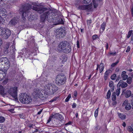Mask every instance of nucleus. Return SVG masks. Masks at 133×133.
Masks as SVG:
<instances>
[{
    "label": "nucleus",
    "instance_id": "obj_46",
    "mask_svg": "<svg viewBox=\"0 0 133 133\" xmlns=\"http://www.w3.org/2000/svg\"><path fill=\"white\" fill-rule=\"evenodd\" d=\"M54 115H52L50 116L49 118V119L47 121V123H49V122L51 120V119L52 118H54Z\"/></svg>",
    "mask_w": 133,
    "mask_h": 133
},
{
    "label": "nucleus",
    "instance_id": "obj_17",
    "mask_svg": "<svg viewBox=\"0 0 133 133\" xmlns=\"http://www.w3.org/2000/svg\"><path fill=\"white\" fill-rule=\"evenodd\" d=\"M71 47L69 44L64 48L62 52L65 54H68L71 52Z\"/></svg>",
    "mask_w": 133,
    "mask_h": 133
},
{
    "label": "nucleus",
    "instance_id": "obj_8",
    "mask_svg": "<svg viewBox=\"0 0 133 133\" xmlns=\"http://www.w3.org/2000/svg\"><path fill=\"white\" fill-rule=\"evenodd\" d=\"M56 35L57 37L61 38L64 36L66 35L64 28L61 27L57 29L56 30Z\"/></svg>",
    "mask_w": 133,
    "mask_h": 133
},
{
    "label": "nucleus",
    "instance_id": "obj_2",
    "mask_svg": "<svg viewBox=\"0 0 133 133\" xmlns=\"http://www.w3.org/2000/svg\"><path fill=\"white\" fill-rule=\"evenodd\" d=\"M31 5L29 3L24 4L22 5L19 9L20 12L22 14V17L21 18V22L22 24L19 25L17 28L21 29L24 26L25 22L26 20V18L28 17L30 21H31L34 19V18L32 17V14L30 11L31 9Z\"/></svg>",
    "mask_w": 133,
    "mask_h": 133
},
{
    "label": "nucleus",
    "instance_id": "obj_18",
    "mask_svg": "<svg viewBox=\"0 0 133 133\" xmlns=\"http://www.w3.org/2000/svg\"><path fill=\"white\" fill-rule=\"evenodd\" d=\"M54 118L57 119L59 120L60 121L62 120L63 118V117L62 116L59 114L56 113L54 115Z\"/></svg>",
    "mask_w": 133,
    "mask_h": 133
},
{
    "label": "nucleus",
    "instance_id": "obj_38",
    "mask_svg": "<svg viewBox=\"0 0 133 133\" xmlns=\"http://www.w3.org/2000/svg\"><path fill=\"white\" fill-rule=\"evenodd\" d=\"M87 25L88 26H90L92 23V21L90 19H88L87 21Z\"/></svg>",
    "mask_w": 133,
    "mask_h": 133
},
{
    "label": "nucleus",
    "instance_id": "obj_61",
    "mask_svg": "<svg viewBox=\"0 0 133 133\" xmlns=\"http://www.w3.org/2000/svg\"><path fill=\"white\" fill-rule=\"evenodd\" d=\"M42 110L43 109H41L40 111H39L37 113V114L38 115H40V114H41V112H42Z\"/></svg>",
    "mask_w": 133,
    "mask_h": 133
},
{
    "label": "nucleus",
    "instance_id": "obj_21",
    "mask_svg": "<svg viewBox=\"0 0 133 133\" xmlns=\"http://www.w3.org/2000/svg\"><path fill=\"white\" fill-rule=\"evenodd\" d=\"M106 26V23L105 22H104L101 24L100 27V30L101 29L102 30V31H100V33H103L104 31L105 30Z\"/></svg>",
    "mask_w": 133,
    "mask_h": 133
},
{
    "label": "nucleus",
    "instance_id": "obj_64",
    "mask_svg": "<svg viewBox=\"0 0 133 133\" xmlns=\"http://www.w3.org/2000/svg\"><path fill=\"white\" fill-rule=\"evenodd\" d=\"M114 86H113V87H112V88H111V91H114Z\"/></svg>",
    "mask_w": 133,
    "mask_h": 133
},
{
    "label": "nucleus",
    "instance_id": "obj_7",
    "mask_svg": "<svg viewBox=\"0 0 133 133\" xmlns=\"http://www.w3.org/2000/svg\"><path fill=\"white\" fill-rule=\"evenodd\" d=\"M7 92L15 99H18L17 87H13L8 88Z\"/></svg>",
    "mask_w": 133,
    "mask_h": 133
},
{
    "label": "nucleus",
    "instance_id": "obj_50",
    "mask_svg": "<svg viewBox=\"0 0 133 133\" xmlns=\"http://www.w3.org/2000/svg\"><path fill=\"white\" fill-rule=\"evenodd\" d=\"M74 96H72V97L73 98H75L77 97V91H75L74 92Z\"/></svg>",
    "mask_w": 133,
    "mask_h": 133
},
{
    "label": "nucleus",
    "instance_id": "obj_57",
    "mask_svg": "<svg viewBox=\"0 0 133 133\" xmlns=\"http://www.w3.org/2000/svg\"><path fill=\"white\" fill-rule=\"evenodd\" d=\"M76 106V104L75 103H74L72 105V107L73 108H75Z\"/></svg>",
    "mask_w": 133,
    "mask_h": 133
},
{
    "label": "nucleus",
    "instance_id": "obj_22",
    "mask_svg": "<svg viewBox=\"0 0 133 133\" xmlns=\"http://www.w3.org/2000/svg\"><path fill=\"white\" fill-rule=\"evenodd\" d=\"M126 72L125 71H123L121 74V76L123 80H125L128 77V76L126 74Z\"/></svg>",
    "mask_w": 133,
    "mask_h": 133
},
{
    "label": "nucleus",
    "instance_id": "obj_31",
    "mask_svg": "<svg viewBox=\"0 0 133 133\" xmlns=\"http://www.w3.org/2000/svg\"><path fill=\"white\" fill-rule=\"evenodd\" d=\"M103 63H101L100 64V67H99V72L100 73L102 72L103 71L104 69V66H103Z\"/></svg>",
    "mask_w": 133,
    "mask_h": 133
},
{
    "label": "nucleus",
    "instance_id": "obj_51",
    "mask_svg": "<svg viewBox=\"0 0 133 133\" xmlns=\"http://www.w3.org/2000/svg\"><path fill=\"white\" fill-rule=\"evenodd\" d=\"M109 86L110 87H112L114 86L113 85V82L112 81H111L109 83Z\"/></svg>",
    "mask_w": 133,
    "mask_h": 133
},
{
    "label": "nucleus",
    "instance_id": "obj_62",
    "mask_svg": "<svg viewBox=\"0 0 133 133\" xmlns=\"http://www.w3.org/2000/svg\"><path fill=\"white\" fill-rule=\"evenodd\" d=\"M72 122L70 121H69L66 124V125H70L72 124Z\"/></svg>",
    "mask_w": 133,
    "mask_h": 133
},
{
    "label": "nucleus",
    "instance_id": "obj_48",
    "mask_svg": "<svg viewBox=\"0 0 133 133\" xmlns=\"http://www.w3.org/2000/svg\"><path fill=\"white\" fill-rule=\"evenodd\" d=\"M98 108H97L95 111L94 112V115L95 117H96L98 115Z\"/></svg>",
    "mask_w": 133,
    "mask_h": 133
},
{
    "label": "nucleus",
    "instance_id": "obj_29",
    "mask_svg": "<svg viewBox=\"0 0 133 133\" xmlns=\"http://www.w3.org/2000/svg\"><path fill=\"white\" fill-rule=\"evenodd\" d=\"M92 8V6L90 5H85L86 10H88V11H90Z\"/></svg>",
    "mask_w": 133,
    "mask_h": 133
},
{
    "label": "nucleus",
    "instance_id": "obj_63",
    "mask_svg": "<svg viewBox=\"0 0 133 133\" xmlns=\"http://www.w3.org/2000/svg\"><path fill=\"white\" fill-rule=\"evenodd\" d=\"M108 76H107V75H104V79L105 80H106L107 79Z\"/></svg>",
    "mask_w": 133,
    "mask_h": 133
},
{
    "label": "nucleus",
    "instance_id": "obj_23",
    "mask_svg": "<svg viewBox=\"0 0 133 133\" xmlns=\"http://www.w3.org/2000/svg\"><path fill=\"white\" fill-rule=\"evenodd\" d=\"M9 46V44H7L5 47H4L3 52L4 54H6L8 53Z\"/></svg>",
    "mask_w": 133,
    "mask_h": 133
},
{
    "label": "nucleus",
    "instance_id": "obj_58",
    "mask_svg": "<svg viewBox=\"0 0 133 133\" xmlns=\"http://www.w3.org/2000/svg\"><path fill=\"white\" fill-rule=\"evenodd\" d=\"M131 11L132 16L133 17V6L131 9Z\"/></svg>",
    "mask_w": 133,
    "mask_h": 133
},
{
    "label": "nucleus",
    "instance_id": "obj_56",
    "mask_svg": "<svg viewBox=\"0 0 133 133\" xmlns=\"http://www.w3.org/2000/svg\"><path fill=\"white\" fill-rule=\"evenodd\" d=\"M3 28L0 27V36H1V35L2 34V32L3 31Z\"/></svg>",
    "mask_w": 133,
    "mask_h": 133
},
{
    "label": "nucleus",
    "instance_id": "obj_30",
    "mask_svg": "<svg viewBox=\"0 0 133 133\" xmlns=\"http://www.w3.org/2000/svg\"><path fill=\"white\" fill-rule=\"evenodd\" d=\"M116 93L114 92L113 93L111 96L112 100L113 101H115L116 98Z\"/></svg>",
    "mask_w": 133,
    "mask_h": 133
},
{
    "label": "nucleus",
    "instance_id": "obj_4",
    "mask_svg": "<svg viewBox=\"0 0 133 133\" xmlns=\"http://www.w3.org/2000/svg\"><path fill=\"white\" fill-rule=\"evenodd\" d=\"M44 88L47 95H51L58 90V88L55 85L51 83H48L46 85Z\"/></svg>",
    "mask_w": 133,
    "mask_h": 133
},
{
    "label": "nucleus",
    "instance_id": "obj_16",
    "mask_svg": "<svg viewBox=\"0 0 133 133\" xmlns=\"http://www.w3.org/2000/svg\"><path fill=\"white\" fill-rule=\"evenodd\" d=\"M7 16V13L6 9L3 8H0V16L6 17Z\"/></svg>",
    "mask_w": 133,
    "mask_h": 133
},
{
    "label": "nucleus",
    "instance_id": "obj_32",
    "mask_svg": "<svg viewBox=\"0 0 133 133\" xmlns=\"http://www.w3.org/2000/svg\"><path fill=\"white\" fill-rule=\"evenodd\" d=\"M117 53L116 51H115L114 52L110 51L109 52V54L112 56H115L116 55Z\"/></svg>",
    "mask_w": 133,
    "mask_h": 133
},
{
    "label": "nucleus",
    "instance_id": "obj_41",
    "mask_svg": "<svg viewBox=\"0 0 133 133\" xmlns=\"http://www.w3.org/2000/svg\"><path fill=\"white\" fill-rule=\"evenodd\" d=\"M79 9L82 10H86L85 5H82L79 6Z\"/></svg>",
    "mask_w": 133,
    "mask_h": 133
},
{
    "label": "nucleus",
    "instance_id": "obj_55",
    "mask_svg": "<svg viewBox=\"0 0 133 133\" xmlns=\"http://www.w3.org/2000/svg\"><path fill=\"white\" fill-rule=\"evenodd\" d=\"M19 117L21 118H23L24 116L23 114H19L18 115Z\"/></svg>",
    "mask_w": 133,
    "mask_h": 133
},
{
    "label": "nucleus",
    "instance_id": "obj_12",
    "mask_svg": "<svg viewBox=\"0 0 133 133\" xmlns=\"http://www.w3.org/2000/svg\"><path fill=\"white\" fill-rule=\"evenodd\" d=\"M37 54L36 51L34 49H31L26 54L28 57H30L31 58H34L32 57L36 55Z\"/></svg>",
    "mask_w": 133,
    "mask_h": 133
},
{
    "label": "nucleus",
    "instance_id": "obj_24",
    "mask_svg": "<svg viewBox=\"0 0 133 133\" xmlns=\"http://www.w3.org/2000/svg\"><path fill=\"white\" fill-rule=\"evenodd\" d=\"M39 94H41V95H39V97H44V96L45 95H47V93H46V91L45 90V88H44V90H43L40 91V92H39Z\"/></svg>",
    "mask_w": 133,
    "mask_h": 133
},
{
    "label": "nucleus",
    "instance_id": "obj_44",
    "mask_svg": "<svg viewBox=\"0 0 133 133\" xmlns=\"http://www.w3.org/2000/svg\"><path fill=\"white\" fill-rule=\"evenodd\" d=\"M128 130L130 132H132L133 131V129L132 127L130 126H128L127 128Z\"/></svg>",
    "mask_w": 133,
    "mask_h": 133
},
{
    "label": "nucleus",
    "instance_id": "obj_27",
    "mask_svg": "<svg viewBox=\"0 0 133 133\" xmlns=\"http://www.w3.org/2000/svg\"><path fill=\"white\" fill-rule=\"evenodd\" d=\"M5 94L4 88L1 85H0V94L4 95Z\"/></svg>",
    "mask_w": 133,
    "mask_h": 133
},
{
    "label": "nucleus",
    "instance_id": "obj_35",
    "mask_svg": "<svg viewBox=\"0 0 133 133\" xmlns=\"http://www.w3.org/2000/svg\"><path fill=\"white\" fill-rule=\"evenodd\" d=\"M6 17H3V16H0V23H4L5 22V20L4 18Z\"/></svg>",
    "mask_w": 133,
    "mask_h": 133
},
{
    "label": "nucleus",
    "instance_id": "obj_26",
    "mask_svg": "<svg viewBox=\"0 0 133 133\" xmlns=\"http://www.w3.org/2000/svg\"><path fill=\"white\" fill-rule=\"evenodd\" d=\"M131 94V92L130 90L127 91L125 93V96L127 98L129 97L130 96Z\"/></svg>",
    "mask_w": 133,
    "mask_h": 133
},
{
    "label": "nucleus",
    "instance_id": "obj_45",
    "mask_svg": "<svg viewBox=\"0 0 133 133\" xmlns=\"http://www.w3.org/2000/svg\"><path fill=\"white\" fill-rule=\"evenodd\" d=\"M98 38V36L97 35H94L92 36V38L94 40H95Z\"/></svg>",
    "mask_w": 133,
    "mask_h": 133
},
{
    "label": "nucleus",
    "instance_id": "obj_15",
    "mask_svg": "<svg viewBox=\"0 0 133 133\" xmlns=\"http://www.w3.org/2000/svg\"><path fill=\"white\" fill-rule=\"evenodd\" d=\"M43 90V89H41L37 88L34 89L33 90V95L34 96L36 97H39V95H41V94H39V92Z\"/></svg>",
    "mask_w": 133,
    "mask_h": 133
},
{
    "label": "nucleus",
    "instance_id": "obj_3",
    "mask_svg": "<svg viewBox=\"0 0 133 133\" xmlns=\"http://www.w3.org/2000/svg\"><path fill=\"white\" fill-rule=\"evenodd\" d=\"M4 68H0V81L3 80L5 78L7 74V71L9 68L10 64L8 59L4 62Z\"/></svg>",
    "mask_w": 133,
    "mask_h": 133
},
{
    "label": "nucleus",
    "instance_id": "obj_60",
    "mask_svg": "<svg viewBox=\"0 0 133 133\" xmlns=\"http://www.w3.org/2000/svg\"><path fill=\"white\" fill-rule=\"evenodd\" d=\"M23 54L22 55V56L21 55V54H20V55H19L18 56L17 58H21L22 57H23Z\"/></svg>",
    "mask_w": 133,
    "mask_h": 133
},
{
    "label": "nucleus",
    "instance_id": "obj_28",
    "mask_svg": "<svg viewBox=\"0 0 133 133\" xmlns=\"http://www.w3.org/2000/svg\"><path fill=\"white\" fill-rule=\"evenodd\" d=\"M118 114L119 117L122 119H124L125 118L126 115L125 114L118 112Z\"/></svg>",
    "mask_w": 133,
    "mask_h": 133
},
{
    "label": "nucleus",
    "instance_id": "obj_42",
    "mask_svg": "<svg viewBox=\"0 0 133 133\" xmlns=\"http://www.w3.org/2000/svg\"><path fill=\"white\" fill-rule=\"evenodd\" d=\"M5 119L3 117L0 116V122H3L5 121Z\"/></svg>",
    "mask_w": 133,
    "mask_h": 133
},
{
    "label": "nucleus",
    "instance_id": "obj_6",
    "mask_svg": "<svg viewBox=\"0 0 133 133\" xmlns=\"http://www.w3.org/2000/svg\"><path fill=\"white\" fill-rule=\"evenodd\" d=\"M66 78L64 75H59L57 76L56 79V83L59 85H63L66 82Z\"/></svg>",
    "mask_w": 133,
    "mask_h": 133
},
{
    "label": "nucleus",
    "instance_id": "obj_14",
    "mask_svg": "<svg viewBox=\"0 0 133 133\" xmlns=\"http://www.w3.org/2000/svg\"><path fill=\"white\" fill-rule=\"evenodd\" d=\"M103 0H92L94 8H97L98 4L99 2L100 5H102L103 4Z\"/></svg>",
    "mask_w": 133,
    "mask_h": 133
},
{
    "label": "nucleus",
    "instance_id": "obj_25",
    "mask_svg": "<svg viewBox=\"0 0 133 133\" xmlns=\"http://www.w3.org/2000/svg\"><path fill=\"white\" fill-rule=\"evenodd\" d=\"M5 0H0V6H3L6 5L8 2Z\"/></svg>",
    "mask_w": 133,
    "mask_h": 133
},
{
    "label": "nucleus",
    "instance_id": "obj_34",
    "mask_svg": "<svg viewBox=\"0 0 133 133\" xmlns=\"http://www.w3.org/2000/svg\"><path fill=\"white\" fill-rule=\"evenodd\" d=\"M111 95V92H110V90H109L108 91L107 93V94L106 95V96L107 97V98L108 99L110 97Z\"/></svg>",
    "mask_w": 133,
    "mask_h": 133
},
{
    "label": "nucleus",
    "instance_id": "obj_10",
    "mask_svg": "<svg viewBox=\"0 0 133 133\" xmlns=\"http://www.w3.org/2000/svg\"><path fill=\"white\" fill-rule=\"evenodd\" d=\"M69 43L66 41H63L61 42L57 47L58 51L62 52L64 48Z\"/></svg>",
    "mask_w": 133,
    "mask_h": 133
},
{
    "label": "nucleus",
    "instance_id": "obj_59",
    "mask_svg": "<svg viewBox=\"0 0 133 133\" xmlns=\"http://www.w3.org/2000/svg\"><path fill=\"white\" fill-rule=\"evenodd\" d=\"M105 47L106 48V50H107L108 49V48H109V46H108V43H107L106 45H105Z\"/></svg>",
    "mask_w": 133,
    "mask_h": 133
},
{
    "label": "nucleus",
    "instance_id": "obj_11",
    "mask_svg": "<svg viewBox=\"0 0 133 133\" xmlns=\"http://www.w3.org/2000/svg\"><path fill=\"white\" fill-rule=\"evenodd\" d=\"M4 29L3 28V31L2 32V34L1 35L2 36V38L4 39H6L8 38L10 35L11 31L8 29H5V31H4Z\"/></svg>",
    "mask_w": 133,
    "mask_h": 133
},
{
    "label": "nucleus",
    "instance_id": "obj_1",
    "mask_svg": "<svg viewBox=\"0 0 133 133\" xmlns=\"http://www.w3.org/2000/svg\"><path fill=\"white\" fill-rule=\"evenodd\" d=\"M32 5L33 6H31V9L41 14L40 16L41 22H44L46 19L49 22H50L53 21L54 13L51 11L49 10L47 8L45 7L40 4H37L35 2L32 3Z\"/></svg>",
    "mask_w": 133,
    "mask_h": 133
},
{
    "label": "nucleus",
    "instance_id": "obj_40",
    "mask_svg": "<svg viewBox=\"0 0 133 133\" xmlns=\"http://www.w3.org/2000/svg\"><path fill=\"white\" fill-rule=\"evenodd\" d=\"M112 71L110 70H108L106 71L105 73V75H107L108 76L109 73H111Z\"/></svg>",
    "mask_w": 133,
    "mask_h": 133
},
{
    "label": "nucleus",
    "instance_id": "obj_36",
    "mask_svg": "<svg viewBox=\"0 0 133 133\" xmlns=\"http://www.w3.org/2000/svg\"><path fill=\"white\" fill-rule=\"evenodd\" d=\"M127 83L129 84H130L132 82V78L131 77H129L127 78Z\"/></svg>",
    "mask_w": 133,
    "mask_h": 133
},
{
    "label": "nucleus",
    "instance_id": "obj_20",
    "mask_svg": "<svg viewBox=\"0 0 133 133\" xmlns=\"http://www.w3.org/2000/svg\"><path fill=\"white\" fill-rule=\"evenodd\" d=\"M123 81H120L118 84H119V85L121 86L122 88H124L128 86L127 83L125 82H122Z\"/></svg>",
    "mask_w": 133,
    "mask_h": 133
},
{
    "label": "nucleus",
    "instance_id": "obj_54",
    "mask_svg": "<svg viewBox=\"0 0 133 133\" xmlns=\"http://www.w3.org/2000/svg\"><path fill=\"white\" fill-rule=\"evenodd\" d=\"M77 48H79V42L78 40H77Z\"/></svg>",
    "mask_w": 133,
    "mask_h": 133
},
{
    "label": "nucleus",
    "instance_id": "obj_43",
    "mask_svg": "<svg viewBox=\"0 0 133 133\" xmlns=\"http://www.w3.org/2000/svg\"><path fill=\"white\" fill-rule=\"evenodd\" d=\"M91 1V0H83V2L85 4H88Z\"/></svg>",
    "mask_w": 133,
    "mask_h": 133
},
{
    "label": "nucleus",
    "instance_id": "obj_53",
    "mask_svg": "<svg viewBox=\"0 0 133 133\" xmlns=\"http://www.w3.org/2000/svg\"><path fill=\"white\" fill-rule=\"evenodd\" d=\"M130 50V48L129 46H128L127 48V50H126V52H129Z\"/></svg>",
    "mask_w": 133,
    "mask_h": 133
},
{
    "label": "nucleus",
    "instance_id": "obj_19",
    "mask_svg": "<svg viewBox=\"0 0 133 133\" xmlns=\"http://www.w3.org/2000/svg\"><path fill=\"white\" fill-rule=\"evenodd\" d=\"M56 24H64V23L63 19L61 18H58L56 19Z\"/></svg>",
    "mask_w": 133,
    "mask_h": 133
},
{
    "label": "nucleus",
    "instance_id": "obj_13",
    "mask_svg": "<svg viewBox=\"0 0 133 133\" xmlns=\"http://www.w3.org/2000/svg\"><path fill=\"white\" fill-rule=\"evenodd\" d=\"M123 106H125V109L127 110H130L131 108V106L130 103H128V101L125 100L122 104Z\"/></svg>",
    "mask_w": 133,
    "mask_h": 133
},
{
    "label": "nucleus",
    "instance_id": "obj_37",
    "mask_svg": "<svg viewBox=\"0 0 133 133\" xmlns=\"http://www.w3.org/2000/svg\"><path fill=\"white\" fill-rule=\"evenodd\" d=\"M119 60L118 59L117 61L115 62L112 63L111 65V67H113L115 66L119 62Z\"/></svg>",
    "mask_w": 133,
    "mask_h": 133
},
{
    "label": "nucleus",
    "instance_id": "obj_47",
    "mask_svg": "<svg viewBox=\"0 0 133 133\" xmlns=\"http://www.w3.org/2000/svg\"><path fill=\"white\" fill-rule=\"evenodd\" d=\"M116 74H114L111 77V79L113 80H115L116 78Z\"/></svg>",
    "mask_w": 133,
    "mask_h": 133
},
{
    "label": "nucleus",
    "instance_id": "obj_49",
    "mask_svg": "<svg viewBox=\"0 0 133 133\" xmlns=\"http://www.w3.org/2000/svg\"><path fill=\"white\" fill-rule=\"evenodd\" d=\"M120 88H119L117 89L116 90V95L117 96L119 95L120 93Z\"/></svg>",
    "mask_w": 133,
    "mask_h": 133
},
{
    "label": "nucleus",
    "instance_id": "obj_39",
    "mask_svg": "<svg viewBox=\"0 0 133 133\" xmlns=\"http://www.w3.org/2000/svg\"><path fill=\"white\" fill-rule=\"evenodd\" d=\"M71 96L70 94H69L68 95L67 97L65 99V102H68L70 99L71 98Z\"/></svg>",
    "mask_w": 133,
    "mask_h": 133
},
{
    "label": "nucleus",
    "instance_id": "obj_9",
    "mask_svg": "<svg viewBox=\"0 0 133 133\" xmlns=\"http://www.w3.org/2000/svg\"><path fill=\"white\" fill-rule=\"evenodd\" d=\"M21 19L20 16H17L12 17L9 22V24L12 26H15L17 24L21 22Z\"/></svg>",
    "mask_w": 133,
    "mask_h": 133
},
{
    "label": "nucleus",
    "instance_id": "obj_52",
    "mask_svg": "<svg viewBox=\"0 0 133 133\" xmlns=\"http://www.w3.org/2000/svg\"><path fill=\"white\" fill-rule=\"evenodd\" d=\"M58 98L57 97H54V98L51 100L50 102H54L56 100L58 99Z\"/></svg>",
    "mask_w": 133,
    "mask_h": 133
},
{
    "label": "nucleus",
    "instance_id": "obj_33",
    "mask_svg": "<svg viewBox=\"0 0 133 133\" xmlns=\"http://www.w3.org/2000/svg\"><path fill=\"white\" fill-rule=\"evenodd\" d=\"M133 31L132 30H130L128 32L127 35V37L128 38H129L132 34Z\"/></svg>",
    "mask_w": 133,
    "mask_h": 133
},
{
    "label": "nucleus",
    "instance_id": "obj_5",
    "mask_svg": "<svg viewBox=\"0 0 133 133\" xmlns=\"http://www.w3.org/2000/svg\"><path fill=\"white\" fill-rule=\"evenodd\" d=\"M20 101L22 103L28 104L30 103L32 101L31 97L26 93L20 94L19 97Z\"/></svg>",
    "mask_w": 133,
    "mask_h": 133
}]
</instances>
